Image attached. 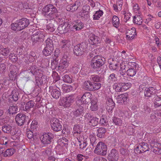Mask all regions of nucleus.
Here are the masks:
<instances>
[{"mask_svg":"<svg viewBox=\"0 0 161 161\" xmlns=\"http://www.w3.org/2000/svg\"><path fill=\"white\" fill-rule=\"evenodd\" d=\"M112 23L114 26L117 28L119 24V20L118 17L116 16H114L112 19Z\"/></svg>","mask_w":161,"mask_h":161,"instance_id":"50","label":"nucleus"},{"mask_svg":"<svg viewBox=\"0 0 161 161\" xmlns=\"http://www.w3.org/2000/svg\"><path fill=\"white\" fill-rule=\"evenodd\" d=\"M58 59L56 58H54L52 61H51V68L53 69H56L58 64Z\"/></svg>","mask_w":161,"mask_h":161,"instance_id":"59","label":"nucleus"},{"mask_svg":"<svg viewBox=\"0 0 161 161\" xmlns=\"http://www.w3.org/2000/svg\"><path fill=\"white\" fill-rule=\"evenodd\" d=\"M92 98V94L89 92H86L82 97H78L76 103L79 105H81L82 104H87L89 103Z\"/></svg>","mask_w":161,"mask_h":161,"instance_id":"5","label":"nucleus"},{"mask_svg":"<svg viewBox=\"0 0 161 161\" xmlns=\"http://www.w3.org/2000/svg\"><path fill=\"white\" fill-rule=\"evenodd\" d=\"M3 131L7 133H10L12 135H14L16 133V130L14 128L9 125H6L2 127Z\"/></svg>","mask_w":161,"mask_h":161,"instance_id":"26","label":"nucleus"},{"mask_svg":"<svg viewBox=\"0 0 161 161\" xmlns=\"http://www.w3.org/2000/svg\"><path fill=\"white\" fill-rule=\"evenodd\" d=\"M63 91L65 92H69L73 89L72 86L70 85L63 84L62 86Z\"/></svg>","mask_w":161,"mask_h":161,"instance_id":"48","label":"nucleus"},{"mask_svg":"<svg viewBox=\"0 0 161 161\" xmlns=\"http://www.w3.org/2000/svg\"><path fill=\"white\" fill-rule=\"evenodd\" d=\"M105 61V58L102 56H95L91 60V66L94 70L97 71L103 65Z\"/></svg>","mask_w":161,"mask_h":161,"instance_id":"4","label":"nucleus"},{"mask_svg":"<svg viewBox=\"0 0 161 161\" xmlns=\"http://www.w3.org/2000/svg\"><path fill=\"white\" fill-rule=\"evenodd\" d=\"M123 4L122 0H117L116 4L113 5L114 10L116 12L120 11L122 9V7Z\"/></svg>","mask_w":161,"mask_h":161,"instance_id":"31","label":"nucleus"},{"mask_svg":"<svg viewBox=\"0 0 161 161\" xmlns=\"http://www.w3.org/2000/svg\"><path fill=\"white\" fill-rule=\"evenodd\" d=\"M51 91V94L52 97L55 99H58L61 95L59 89L56 86H52L50 87Z\"/></svg>","mask_w":161,"mask_h":161,"instance_id":"21","label":"nucleus"},{"mask_svg":"<svg viewBox=\"0 0 161 161\" xmlns=\"http://www.w3.org/2000/svg\"><path fill=\"white\" fill-rule=\"evenodd\" d=\"M85 117L88 120L89 124L90 126H95L98 124L99 119L91 114L87 113L85 114Z\"/></svg>","mask_w":161,"mask_h":161,"instance_id":"13","label":"nucleus"},{"mask_svg":"<svg viewBox=\"0 0 161 161\" xmlns=\"http://www.w3.org/2000/svg\"><path fill=\"white\" fill-rule=\"evenodd\" d=\"M153 101L155 108L161 106V97L158 96H155Z\"/></svg>","mask_w":161,"mask_h":161,"instance_id":"39","label":"nucleus"},{"mask_svg":"<svg viewBox=\"0 0 161 161\" xmlns=\"http://www.w3.org/2000/svg\"><path fill=\"white\" fill-rule=\"evenodd\" d=\"M121 82L114 83L113 85V89L116 92H123Z\"/></svg>","mask_w":161,"mask_h":161,"instance_id":"38","label":"nucleus"},{"mask_svg":"<svg viewBox=\"0 0 161 161\" xmlns=\"http://www.w3.org/2000/svg\"><path fill=\"white\" fill-rule=\"evenodd\" d=\"M77 139L79 142L80 148L82 149L86 147L87 146L86 141V139H85L84 137L82 135H81Z\"/></svg>","mask_w":161,"mask_h":161,"instance_id":"30","label":"nucleus"},{"mask_svg":"<svg viewBox=\"0 0 161 161\" xmlns=\"http://www.w3.org/2000/svg\"><path fill=\"white\" fill-rule=\"evenodd\" d=\"M101 86V84L100 83H92L91 91L97 90L100 88Z\"/></svg>","mask_w":161,"mask_h":161,"instance_id":"53","label":"nucleus"},{"mask_svg":"<svg viewBox=\"0 0 161 161\" xmlns=\"http://www.w3.org/2000/svg\"><path fill=\"white\" fill-rule=\"evenodd\" d=\"M113 123L116 125L120 126L122 125V121L120 118L114 117L113 119Z\"/></svg>","mask_w":161,"mask_h":161,"instance_id":"57","label":"nucleus"},{"mask_svg":"<svg viewBox=\"0 0 161 161\" xmlns=\"http://www.w3.org/2000/svg\"><path fill=\"white\" fill-rule=\"evenodd\" d=\"M35 107L37 108H39V110L41 113H44L46 111V108H47V106H43L40 105L36 104L35 105Z\"/></svg>","mask_w":161,"mask_h":161,"instance_id":"60","label":"nucleus"},{"mask_svg":"<svg viewBox=\"0 0 161 161\" xmlns=\"http://www.w3.org/2000/svg\"><path fill=\"white\" fill-rule=\"evenodd\" d=\"M54 49L53 48L46 47L43 51L44 55L46 56L50 55Z\"/></svg>","mask_w":161,"mask_h":161,"instance_id":"44","label":"nucleus"},{"mask_svg":"<svg viewBox=\"0 0 161 161\" xmlns=\"http://www.w3.org/2000/svg\"><path fill=\"white\" fill-rule=\"evenodd\" d=\"M97 136L100 138H102L106 131V129L103 128H100L97 130Z\"/></svg>","mask_w":161,"mask_h":161,"instance_id":"51","label":"nucleus"},{"mask_svg":"<svg viewBox=\"0 0 161 161\" xmlns=\"http://www.w3.org/2000/svg\"><path fill=\"white\" fill-rule=\"evenodd\" d=\"M87 50V45L85 43H82L75 46L74 51L75 55L79 56L86 53Z\"/></svg>","mask_w":161,"mask_h":161,"instance_id":"6","label":"nucleus"},{"mask_svg":"<svg viewBox=\"0 0 161 161\" xmlns=\"http://www.w3.org/2000/svg\"><path fill=\"white\" fill-rule=\"evenodd\" d=\"M27 71L30 74L35 75L38 86L41 85L44 81H46V77L42 75V70L36 66L33 65L30 67Z\"/></svg>","mask_w":161,"mask_h":161,"instance_id":"1","label":"nucleus"},{"mask_svg":"<svg viewBox=\"0 0 161 161\" xmlns=\"http://www.w3.org/2000/svg\"><path fill=\"white\" fill-rule=\"evenodd\" d=\"M69 41L65 39H62L59 43V45L62 48H67L69 46Z\"/></svg>","mask_w":161,"mask_h":161,"instance_id":"33","label":"nucleus"},{"mask_svg":"<svg viewBox=\"0 0 161 161\" xmlns=\"http://www.w3.org/2000/svg\"><path fill=\"white\" fill-rule=\"evenodd\" d=\"M80 5V3L78 1H76L72 6H68L66 9L68 11L74 12L77 9Z\"/></svg>","mask_w":161,"mask_h":161,"instance_id":"29","label":"nucleus"},{"mask_svg":"<svg viewBox=\"0 0 161 161\" xmlns=\"http://www.w3.org/2000/svg\"><path fill=\"white\" fill-rule=\"evenodd\" d=\"M92 83L89 80L85 81L83 85V87L86 90L91 91V88L92 86Z\"/></svg>","mask_w":161,"mask_h":161,"instance_id":"46","label":"nucleus"},{"mask_svg":"<svg viewBox=\"0 0 161 161\" xmlns=\"http://www.w3.org/2000/svg\"><path fill=\"white\" fill-rule=\"evenodd\" d=\"M84 26V24L81 21H75L70 25V30L74 31H79L82 29Z\"/></svg>","mask_w":161,"mask_h":161,"instance_id":"17","label":"nucleus"},{"mask_svg":"<svg viewBox=\"0 0 161 161\" xmlns=\"http://www.w3.org/2000/svg\"><path fill=\"white\" fill-rule=\"evenodd\" d=\"M89 42L92 45H96L101 42V40L97 36L93 34H91L90 35Z\"/></svg>","mask_w":161,"mask_h":161,"instance_id":"27","label":"nucleus"},{"mask_svg":"<svg viewBox=\"0 0 161 161\" xmlns=\"http://www.w3.org/2000/svg\"><path fill=\"white\" fill-rule=\"evenodd\" d=\"M135 150L137 153H140L148 151L149 147L147 143L143 142L136 146Z\"/></svg>","mask_w":161,"mask_h":161,"instance_id":"16","label":"nucleus"},{"mask_svg":"<svg viewBox=\"0 0 161 161\" xmlns=\"http://www.w3.org/2000/svg\"><path fill=\"white\" fill-rule=\"evenodd\" d=\"M42 11L43 14L50 19H53L58 16V10L52 4H48L45 6Z\"/></svg>","mask_w":161,"mask_h":161,"instance_id":"2","label":"nucleus"},{"mask_svg":"<svg viewBox=\"0 0 161 161\" xmlns=\"http://www.w3.org/2000/svg\"><path fill=\"white\" fill-rule=\"evenodd\" d=\"M122 14L124 15V21L125 22L128 21L130 18L131 14L125 11L122 12Z\"/></svg>","mask_w":161,"mask_h":161,"instance_id":"63","label":"nucleus"},{"mask_svg":"<svg viewBox=\"0 0 161 161\" xmlns=\"http://www.w3.org/2000/svg\"><path fill=\"white\" fill-rule=\"evenodd\" d=\"M133 22L138 25H140L142 22V17L138 15L134 16L133 19Z\"/></svg>","mask_w":161,"mask_h":161,"instance_id":"45","label":"nucleus"},{"mask_svg":"<svg viewBox=\"0 0 161 161\" xmlns=\"http://www.w3.org/2000/svg\"><path fill=\"white\" fill-rule=\"evenodd\" d=\"M45 37V33L42 31H39L34 34L31 37V39L34 42H39L43 40Z\"/></svg>","mask_w":161,"mask_h":161,"instance_id":"14","label":"nucleus"},{"mask_svg":"<svg viewBox=\"0 0 161 161\" xmlns=\"http://www.w3.org/2000/svg\"><path fill=\"white\" fill-rule=\"evenodd\" d=\"M50 124L52 129L54 131H58L62 130V126L59 120L53 117L50 120Z\"/></svg>","mask_w":161,"mask_h":161,"instance_id":"12","label":"nucleus"},{"mask_svg":"<svg viewBox=\"0 0 161 161\" xmlns=\"http://www.w3.org/2000/svg\"><path fill=\"white\" fill-rule=\"evenodd\" d=\"M90 79L92 81L98 82L100 81V78L98 75H92L91 76Z\"/></svg>","mask_w":161,"mask_h":161,"instance_id":"64","label":"nucleus"},{"mask_svg":"<svg viewBox=\"0 0 161 161\" xmlns=\"http://www.w3.org/2000/svg\"><path fill=\"white\" fill-rule=\"evenodd\" d=\"M15 152L13 148H10L7 149L4 154L5 156H11Z\"/></svg>","mask_w":161,"mask_h":161,"instance_id":"54","label":"nucleus"},{"mask_svg":"<svg viewBox=\"0 0 161 161\" xmlns=\"http://www.w3.org/2000/svg\"><path fill=\"white\" fill-rule=\"evenodd\" d=\"M154 90V88L152 87L146 88L144 92V95L146 97H150L153 94Z\"/></svg>","mask_w":161,"mask_h":161,"instance_id":"34","label":"nucleus"},{"mask_svg":"<svg viewBox=\"0 0 161 161\" xmlns=\"http://www.w3.org/2000/svg\"><path fill=\"white\" fill-rule=\"evenodd\" d=\"M119 63V67L120 69H119V72L120 74L121 75H124L125 74L126 72L125 68H126V65H125L124 63H123L122 62V63Z\"/></svg>","mask_w":161,"mask_h":161,"instance_id":"43","label":"nucleus"},{"mask_svg":"<svg viewBox=\"0 0 161 161\" xmlns=\"http://www.w3.org/2000/svg\"><path fill=\"white\" fill-rule=\"evenodd\" d=\"M69 59L66 55H64L61 59L58 64V69L61 71L66 69L69 66Z\"/></svg>","mask_w":161,"mask_h":161,"instance_id":"10","label":"nucleus"},{"mask_svg":"<svg viewBox=\"0 0 161 161\" xmlns=\"http://www.w3.org/2000/svg\"><path fill=\"white\" fill-rule=\"evenodd\" d=\"M74 101L73 96H69L61 98L59 102L60 106L64 107H68L70 106L71 103Z\"/></svg>","mask_w":161,"mask_h":161,"instance_id":"9","label":"nucleus"},{"mask_svg":"<svg viewBox=\"0 0 161 161\" xmlns=\"http://www.w3.org/2000/svg\"><path fill=\"white\" fill-rule=\"evenodd\" d=\"M136 35V31L135 28L132 27L128 29L126 32V38L129 40H132L134 38Z\"/></svg>","mask_w":161,"mask_h":161,"instance_id":"22","label":"nucleus"},{"mask_svg":"<svg viewBox=\"0 0 161 161\" xmlns=\"http://www.w3.org/2000/svg\"><path fill=\"white\" fill-rule=\"evenodd\" d=\"M35 105V102L32 100L24 103L22 104V110L25 111H29Z\"/></svg>","mask_w":161,"mask_h":161,"instance_id":"24","label":"nucleus"},{"mask_svg":"<svg viewBox=\"0 0 161 161\" xmlns=\"http://www.w3.org/2000/svg\"><path fill=\"white\" fill-rule=\"evenodd\" d=\"M68 140L66 138L63 137L58 140V145L56 148L59 150H62V149L67 147Z\"/></svg>","mask_w":161,"mask_h":161,"instance_id":"15","label":"nucleus"},{"mask_svg":"<svg viewBox=\"0 0 161 161\" xmlns=\"http://www.w3.org/2000/svg\"><path fill=\"white\" fill-rule=\"evenodd\" d=\"M97 100L96 98H94L91 102V105L90 106V109L92 111H95L98 109V106L97 104Z\"/></svg>","mask_w":161,"mask_h":161,"instance_id":"36","label":"nucleus"},{"mask_svg":"<svg viewBox=\"0 0 161 161\" xmlns=\"http://www.w3.org/2000/svg\"><path fill=\"white\" fill-rule=\"evenodd\" d=\"M128 69L126 71V73L128 75L132 77L136 74V67L135 66V63L134 62H129L127 65Z\"/></svg>","mask_w":161,"mask_h":161,"instance_id":"19","label":"nucleus"},{"mask_svg":"<svg viewBox=\"0 0 161 161\" xmlns=\"http://www.w3.org/2000/svg\"><path fill=\"white\" fill-rule=\"evenodd\" d=\"M63 80L65 82L71 83L72 80L68 75H65L62 77Z\"/></svg>","mask_w":161,"mask_h":161,"instance_id":"61","label":"nucleus"},{"mask_svg":"<svg viewBox=\"0 0 161 161\" xmlns=\"http://www.w3.org/2000/svg\"><path fill=\"white\" fill-rule=\"evenodd\" d=\"M132 5L133 11L136 13L139 14L140 8L138 4L136 3H133Z\"/></svg>","mask_w":161,"mask_h":161,"instance_id":"56","label":"nucleus"},{"mask_svg":"<svg viewBox=\"0 0 161 161\" xmlns=\"http://www.w3.org/2000/svg\"><path fill=\"white\" fill-rule=\"evenodd\" d=\"M70 26L68 22H64L58 27V31L60 34H65L69 31V29L70 30Z\"/></svg>","mask_w":161,"mask_h":161,"instance_id":"18","label":"nucleus"},{"mask_svg":"<svg viewBox=\"0 0 161 161\" xmlns=\"http://www.w3.org/2000/svg\"><path fill=\"white\" fill-rule=\"evenodd\" d=\"M111 59H109L108 60V62L109 64V67L110 69L113 70H118L119 63L117 62V64H113V63H111Z\"/></svg>","mask_w":161,"mask_h":161,"instance_id":"37","label":"nucleus"},{"mask_svg":"<svg viewBox=\"0 0 161 161\" xmlns=\"http://www.w3.org/2000/svg\"><path fill=\"white\" fill-rule=\"evenodd\" d=\"M117 78L115 76V75L114 73H112L110 75L108 78V81L109 83H112L117 80Z\"/></svg>","mask_w":161,"mask_h":161,"instance_id":"58","label":"nucleus"},{"mask_svg":"<svg viewBox=\"0 0 161 161\" xmlns=\"http://www.w3.org/2000/svg\"><path fill=\"white\" fill-rule=\"evenodd\" d=\"M10 51V49L8 47H2L0 49V54L3 56H7L8 55Z\"/></svg>","mask_w":161,"mask_h":161,"instance_id":"41","label":"nucleus"},{"mask_svg":"<svg viewBox=\"0 0 161 161\" xmlns=\"http://www.w3.org/2000/svg\"><path fill=\"white\" fill-rule=\"evenodd\" d=\"M19 93L15 90H13L12 92V96L13 100L14 101H17L19 99Z\"/></svg>","mask_w":161,"mask_h":161,"instance_id":"55","label":"nucleus"},{"mask_svg":"<svg viewBox=\"0 0 161 161\" xmlns=\"http://www.w3.org/2000/svg\"><path fill=\"white\" fill-rule=\"evenodd\" d=\"M46 47H48L53 48V42L52 39L50 38H48L45 41Z\"/></svg>","mask_w":161,"mask_h":161,"instance_id":"62","label":"nucleus"},{"mask_svg":"<svg viewBox=\"0 0 161 161\" xmlns=\"http://www.w3.org/2000/svg\"><path fill=\"white\" fill-rule=\"evenodd\" d=\"M36 54L34 52H31L30 53V54L28 55V57H25L23 59L25 62L26 63H28V61L29 62H32L34 61L35 59Z\"/></svg>","mask_w":161,"mask_h":161,"instance_id":"32","label":"nucleus"},{"mask_svg":"<svg viewBox=\"0 0 161 161\" xmlns=\"http://www.w3.org/2000/svg\"><path fill=\"white\" fill-rule=\"evenodd\" d=\"M84 108L82 106L79 107L77 109L73 111L74 115L75 116H78L81 115L83 112Z\"/></svg>","mask_w":161,"mask_h":161,"instance_id":"35","label":"nucleus"},{"mask_svg":"<svg viewBox=\"0 0 161 161\" xmlns=\"http://www.w3.org/2000/svg\"><path fill=\"white\" fill-rule=\"evenodd\" d=\"M55 24V22L54 20H50L48 21L46 26L47 31L49 32H53L56 29V27L54 25Z\"/></svg>","mask_w":161,"mask_h":161,"instance_id":"28","label":"nucleus"},{"mask_svg":"<svg viewBox=\"0 0 161 161\" xmlns=\"http://www.w3.org/2000/svg\"><path fill=\"white\" fill-rule=\"evenodd\" d=\"M30 24L29 20L23 18L17 20L11 25V29L14 31H21L27 27Z\"/></svg>","mask_w":161,"mask_h":161,"instance_id":"3","label":"nucleus"},{"mask_svg":"<svg viewBox=\"0 0 161 161\" xmlns=\"http://www.w3.org/2000/svg\"><path fill=\"white\" fill-rule=\"evenodd\" d=\"M128 94L125 93L117 96L116 98V102L119 104H123L127 103Z\"/></svg>","mask_w":161,"mask_h":161,"instance_id":"20","label":"nucleus"},{"mask_svg":"<svg viewBox=\"0 0 161 161\" xmlns=\"http://www.w3.org/2000/svg\"><path fill=\"white\" fill-rule=\"evenodd\" d=\"M122 91L127 90L131 86V84L130 83H122L121 82Z\"/></svg>","mask_w":161,"mask_h":161,"instance_id":"52","label":"nucleus"},{"mask_svg":"<svg viewBox=\"0 0 161 161\" xmlns=\"http://www.w3.org/2000/svg\"><path fill=\"white\" fill-rule=\"evenodd\" d=\"M18 110V107L16 106H12L9 107L8 112L10 114H15L17 112Z\"/></svg>","mask_w":161,"mask_h":161,"instance_id":"49","label":"nucleus"},{"mask_svg":"<svg viewBox=\"0 0 161 161\" xmlns=\"http://www.w3.org/2000/svg\"><path fill=\"white\" fill-rule=\"evenodd\" d=\"M119 158L118 152L115 149L111 150L109 153L108 159L110 161H117Z\"/></svg>","mask_w":161,"mask_h":161,"instance_id":"23","label":"nucleus"},{"mask_svg":"<svg viewBox=\"0 0 161 161\" xmlns=\"http://www.w3.org/2000/svg\"><path fill=\"white\" fill-rule=\"evenodd\" d=\"M26 116L25 114H18L15 118V120L17 124L21 126L25 122L26 118Z\"/></svg>","mask_w":161,"mask_h":161,"instance_id":"25","label":"nucleus"},{"mask_svg":"<svg viewBox=\"0 0 161 161\" xmlns=\"http://www.w3.org/2000/svg\"><path fill=\"white\" fill-rule=\"evenodd\" d=\"M76 16L78 18L80 17L86 20L88 19L90 17L89 13H83L81 12H78L76 14Z\"/></svg>","mask_w":161,"mask_h":161,"instance_id":"40","label":"nucleus"},{"mask_svg":"<svg viewBox=\"0 0 161 161\" xmlns=\"http://www.w3.org/2000/svg\"><path fill=\"white\" fill-rule=\"evenodd\" d=\"M107 146L102 142H99L95 148V153L97 154L104 156L107 154Z\"/></svg>","mask_w":161,"mask_h":161,"instance_id":"7","label":"nucleus"},{"mask_svg":"<svg viewBox=\"0 0 161 161\" xmlns=\"http://www.w3.org/2000/svg\"><path fill=\"white\" fill-rule=\"evenodd\" d=\"M53 138V135L51 133H44L41 136L40 139L43 144H48L51 142Z\"/></svg>","mask_w":161,"mask_h":161,"instance_id":"11","label":"nucleus"},{"mask_svg":"<svg viewBox=\"0 0 161 161\" xmlns=\"http://www.w3.org/2000/svg\"><path fill=\"white\" fill-rule=\"evenodd\" d=\"M103 12L102 10H99L96 11L93 15V19L98 20L103 15Z\"/></svg>","mask_w":161,"mask_h":161,"instance_id":"47","label":"nucleus"},{"mask_svg":"<svg viewBox=\"0 0 161 161\" xmlns=\"http://www.w3.org/2000/svg\"><path fill=\"white\" fill-rule=\"evenodd\" d=\"M115 57V61L119 63H122V62L124 63L125 62L130 61L131 59L130 56L127 55L125 51L119 52L117 56Z\"/></svg>","mask_w":161,"mask_h":161,"instance_id":"8","label":"nucleus"},{"mask_svg":"<svg viewBox=\"0 0 161 161\" xmlns=\"http://www.w3.org/2000/svg\"><path fill=\"white\" fill-rule=\"evenodd\" d=\"M107 106L109 108V110H112L113 109L114 107V102L113 99L110 98L108 99V100L107 102Z\"/></svg>","mask_w":161,"mask_h":161,"instance_id":"42","label":"nucleus"}]
</instances>
